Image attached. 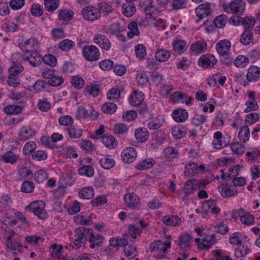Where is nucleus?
I'll list each match as a JSON object with an SVG mask.
<instances>
[{
  "mask_svg": "<svg viewBox=\"0 0 260 260\" xmlns=\"http://www.w3.org/2000/svg\"><path fill=\"white\" fill-rule=\"evenodd\" d=\"M136 80L139 86L143 87L149 81V77L145 72H141L137 73Z\"/></svg>",
  "mask_w": 260,
  "mask_h": 260,
  "instance_id": "46",
  "label": "nucleus"
},
{
  "mask_svg": "<svg viewBox=\"0 0 260 260\" xmlns=\"http://www.w3.org/2000/svg\"><path fill=\"white\" fill-rule=\"evenodd\" d=\"M217 242L215 234L207 235L202 239L196 238L195 242L198 248L201 250H208L210 248Z\"/></svg>",
  "mask_w": 260,
  "mask_h": 260,
  "instance_id": "6",
  "label": "nucleus"
},
{
  "mask_svg": "<svg viewBox=\"0 0 260 260\" xmlns=\"http://www.w3.org/2000/svg\"><path fill=\"white\" fill-rule=\"evenodd\" d=\"M144 94L142 92L134 91L129 98V102L132 106L139 105L144 101Z\"/></svg>",
  "mask_w": 260,
  "mask_h": 260,
  "instance_id": "32",
  "label": "nucleus"
},
{
  "mask_svg": "<svg viewBox=\"0 0 260 260\" xmlns=\"http://www.w3.org/2000/svg\"><path fill=\"white\" fill-rule=\"evenodd\" d=\"M173 47V50L175 52L181 54L187 48V45L185 41L178 40L174 41Z\"/></svg>",
  "mask_w": 260,
  "mask_h": 260,
  "instance_id": "38",
  "label": "nucleus"
},
{
  "mask_svg": "<svg viewBox=\"0 0 260 260\" xmlns=\"http://www.w3.org/2000/svg\"><path fill=\"white\" fill-rule=\"evenodd\" d=\"M246 155L249 161H255L257 159L258 157H260V150L256 148H250L246 152Z\"/></svg>",
  "mask_w": 260,
  "mask_h": 260,
  "instance_id": "49",
  "label": "nucleus"
},
{
  "mask_svg": "<svg viewBox=\"0 0 260 260\" xmlns=\"http://www.w3.org/2000/svg\"><path fill=\"white\" fill-rule=\"evenodd\" d=\"M253 41V34L250 30H245L242 33L240 39L241 43L244 45H247Z\"/></svg>",
  "mask_w": 260,
  "mask_h": 260,
  "instance_id": "36",
  "label": "nucleus"
},
{
  "mask_svg": "<svg viewBox=\"0 0 260 260\" xmlns=\"http://www.w3.org/2000/svg\"><path fill=\"white\" fill-rule=\"evenodd\" d=\"M170 57V52L166 49H160L157 51L155 53V58L157 61L165 62L167 61Z\"/></svg>",
  "mask_w": 260,
  "mask_h": 260,
  "instance_id": "35",
  "label": "nucleus"
},
{
  "mask_svg": "<svg viewBox=\"0 0 260 260\" xmlns=\"http://www.w3.org/2000/svg\"><path fill=\"white\" fill-rule=\"evenodd\" d=\"M137 153L133 147H127L121 152V158L125 163H131L136 158Z\"/></svg>",
  "mask_w": 260,
  "mask_h": 260,
  "instance_id": "13",
  "label": "nucleus"
},
{
  "mask_svg": "<svg viewBox=\"0 0 260 260\" xmlns=\"http://www.w3.org/2000/svg\"><path fill=\"white\" fill-rule=\"evenodd\" d=\"M107 98L108 100L115 102L120 98V92L117 88H112L107 92Z\"/></svg>",
  "mask_w": 260,
  "mask_h": 260,
  "instance_id": "45",
  "label": "nucleus"
},
{
  "mask_svg": "<svg viewBox=\"0 0 260 260\" xmlns=\"http://www.w3.org/2000/svg\"><path fill=\"white\" fill-rule=\"evenodd\" d=\"M36 132L30 126H23L19 131L18 134L19 139L20 141H25L35 136Z\"/></svg>",
  "mask_w": 260,
  "mask_h": 260,
  "instance_id": "15",
  "label": "nucleus"
},
{
  "mask_svg": "<svg viewBox=\"0 0 260 260\" xmlns=\"http://www.w3.org/2000/svg\"><path fill=\"white\" fill-rule=\"evenodd\" d=\"M186 134V128L185 126H175L172 128V136L176 139H180L183 138Z\"/></svg>",
  "mask_w": 260,
  "mask_h": 260,
  "instance_id": "40",
  "label": "nucleus"
},
{
  "mask_svg": "<svg viewBox=\"0 0 260 260\" xmlns=\"http://www.w3.org/2000/svg\"><path fill=\"white\" fill-rule=\"evenodd\" d=\"M231 148L233 153L236 154H242L245 152V145L239 142L232 143Z\"/></svg>",
  "mask_w": 260,
  "mask_h": 260,
  "instance_id": "47",
  "label": "nucleus"
},
{
  "mask_svg": "<svg viewBox=\"0 0 260 260\" xmlns=\"http://www.w3.org/2000/svg\"><path fill=\"white\" fill-rule=\"evenodd\" d=\"M93 42L105 50H109L111 46L109 39L102 34H96L93 37Z\"/></svg>",
  "mask_w": 260,
  "mask_h": 260,
  "instance_id": "14",
  "label": "nucleus"
},
{
  "mask_svg": "<svg viewBox=\"0 0 260 260\" xmlns=\"http://www.w3.org/2000/svg\"><path fill=\"white\" fill-rule=\"evenodd\" d=\"M184 173L186 176H193L198 173V166L195 163H189L186 165Z\"/></svg>",
  "mask_w": 260,
  "mask_h": 260,
  "instance_id": "39",
  "label": "nucleus"
},
{
  "mask_svg": "<svg viewBox=\"0 0 260 260\" xmlns=\"http://www.w3.org/2000/svg\"><path fill=\"white\" fill-rule=\"evenodd\" d=\"M39 44L40 41L36 38L32 37L24 42V46L27 48L36 49L39 46Z\"/></svg>",
  "mask_w": 260,
  "mask_h": 260,
  "instance_id": "64",
  "label": "nucleus"
},
{
  "mask_svg": "<svg viewBox=\"0 0 260 260\" xmlns=\"http://www.w3.org/2000/svg\"><path fill=\"white\" fill-rule=\"evenodd\" d=\"M249 63V59L244 55L238 56L234 61V64L237 68H243Z\"/></svg>",
  "mask_w": 260,
  "mask_h": 260,
  "instance_id": "44",
  "label": "nucleus"
},
{
  "mask_svg": "<svg viewBox=\"0 0 260 260\" xmlns=\"http://www.w3.org/2000/svg\"><path fill=\"white\" fill-rule=\"evenodd\" d=\"M161 221L167 226H176L181 224V219L177 215H169L163 216Z\"/></svg>",
  "mask_w": 260,
  "mask_h": 260,
  "instance_id": "20",
  "label": "nucleus"
},
{
  "mask_svg": "<svg viewBox=\"0 0 260 260\" xmlns=\"http://www.w3.org/2000/svg\"><path fill=\"white\" fill-rule=\"evenodd\" d=\"M192 239V236L188 233L181 234L178 239V245L180 248L183 250L189 249L190 240Z\"/></svg>",
  "mask_w": 260,
  "mask_h": 260,
  "instance_id": "22",
  "label": "nucleus"
},
{
  "mask_svg": "<svg viewBox=\"0 0 260 260\" xmlns=\"http://www.w3.org/2000/svg\"><path fill=\"white\" fill-rule=\"evenodd\" d=\"M19 236L10 229L4 231V239L5 240V245L10 250H15L22 247L19 242Z\"/></svg>",
  "mask_w": 260,
  "mask_h": 260,
  "instance_id": "1",
  "label": "nucleus"
},
{
  "mask_svg": "<svg viewBox=\"0 0 260 260\" xmlns=\"http://www.w3.org/2000/svg\"><path fill=\"white\" fill-rule=\"evenodd\" d=\"M123 31V27L121 26L120 24L117 23L111 24L108 29V33L114 35L117 38H120L122 40H123L122 38H124V37L121 34V32Z\"/></svg>",
  "mask_w": 260,
  "mask_h": 260,
  "instance_id": "28",
  "label": "nucleus"
},
{
  "mask_svg": "<svg viewBox=\"0 0 260 260\" xmlns=\"http://www.w3.org/2000/svg\"><path fill=\"white\" fill-rule=\"evenodd\" d=\"M128 28L129 31L127 32V36L130 39H132L134 36L139 35L138 24L136 21L130 22L128 25Z\"/></svg>",
  "mask_w": 260,
  "mask_h": 260,
  "instance_id": "52",
  "label": "nucleus"
},
{
  "mask_svg": "<svg viewBox=\"0 0 260 260\" xmlns=\"http://www.w3.org/2000/svg\"><path fill=\"white\" fill-rule=\"evenodd\" d=\"M104 145L110 149L115 148L117 145V142L114 137L111 135H104L102 137Z\"/></svg>",
  "mask_w": 260,
  "mask_h": 260,
  "instance_id": "31",
  "label": "nucleus"
},
{
  "mask_svg": "<svg viewBox=\"0 0 260 260\" xmlns=\"http://www.w3.org/2000/svg\"><path fill=\"white\" fill-rule=\"evenodd\" d=\"M87 240L91 244L89 247L94 249L95 247H99L104 242V238L101 235L95 234L91 229L87 228Z\"/></svg>",
  "mask_w": 260,
  "mask_h": 260,
  "instance_id": "10",
  "label": "nucleus"
},
{
  "mask_svg": "<svg viewBox=\"0 0 260 260\" xmlns=\"http://www.w3.org/2000/svg\"><path fill=\"white\" fill-rule=\"evenodd\" d=\"M231 47V43L230 41L226 39L218 41L216 45L217 52L221 56L226 55Z\"/></svg>",
  "mask_w": 260,
  "mask_h": 260,
  "instance_id": "17",
  "label": "nucleus"
},
{
  "mask_svg": "<svg viewBox=\"0 0 260 260\" xmlns=\"http://www.w3.org/2000/svg\"><path fill=\"white\" fill-rule=\"evenodd\" d=\"M188 116L189 114L187 110L182 108L174 110L172 113L173 120L178 123L185 121L188 119Z\"/></svg>",
  "mask_w": 260,
  "mask_h": 260,
  "instance_id": "16",
  "label": "nucleus"
},
{
  "mask_svg": "<svg viewBox=\"0 0 260 260\" xmlns=\"http://www.w3.org/2000/svg\"><path fill=\"white\" fill-rule=\"evenodd\" d=\"M45 203L42 201H36L26 206V209L32 212L40 219H45L47 214L45 210Z\"/></svg>",
  "mask_w": 260,
  "mask_h": 260,
  "instance_id": "3",
  "label": "nucleus"
},
{
  "mask_svg": "<svg viewBox=\"0 0 260 260\" xmlns=\"http://www.w3.org/2000/svg\"><path fill=\"white\" fill-rule=\"evenodd\" d=\"M78 173L81 175L90 177L93 176L94 171L93 168L89 165L83 166L78 170Z\"/></svg>",
  "mask_w": 260,
  "mask_h": 260,
  "instance_id": "50",
  "label": "nucleus"
},
{
  "mask_svg": "<svg viewBox=\"0 0 260 260\" xmlns=\"http://www.w3.org/2000/svg\"><path fill=\"white\" fill-rule=\"evenodd\" d=\"M84 19L89 21H94L101 17L100 10L94 7H86L81 11Z\"/></svg>",
  "mask_w": 260,
  "mask_h": 260,
  "instance_id": "7",
  "label": "nucleus"
},
{
  "mask_svg": "<svg viewBox=\"0 0 260 260\" xmlns=\"http://www.w3.org/2000/svg\"><path fill=\"white\" fill-rule=\"evenodd\" d=\"M103 111L107 114H113L116 112L117 106L114 102H107L102 106Z\"/></svg>",
  "mask_w": 260,
  "mask_h": 260,
  "instance_id": "53",
  "label": "nucleus"
},
{
  "mask_svg": "<svg viewBox=\"0 0 260 260\" xmlns=\"http://www.w3.org/2000/svg\"><path fill=\"white\" fill-rule=\"evenodd\" d=\"M227 17L221 14L217 16L214 20V25L219 28L223 27L227 22Z\"/></svg>",
  "mask_w": 260,
  "mask_h": 260,
  "instance_id": "54",
  "label": "nucleus"
},
{
  "mask_svg": "<svg viewBox=\"0 0 260 260\" xmlns=\"http://www.w3.org/2000/svg\"><path fill=\"white\" fill-rule=\"evenodd\" d=\"M136 56L140 59H144L147 54L145 47L142 44H139L135 47Z\"/></svg>",
  "mask_w": 260,
  "mask_h": 260,
  "instance_id": "61",
  "label": "nucleus"
},
{
  "mask_svg": "<svg viewBox=\"0 0 260 260\" xmlns=\"http://www.w3.org/2000/svg\"><path fill=\"white\" fill-rule=\"evenodd\" d=\"M68 134L71 139H78L80 138L83 134V131L81 128L75 127V126H71L67 128Z\"/></svg>",
  "mask_w": 260,
  "mask_h": 260,
  "instance_id": "41",
  "label": "nucleus"
},
{
  "mask_svg": "<svg viewBox=\"0 0 260 260\" xmlns=\"http://www.w3.org/2000/svg\"><path fill=\"white\" fill-rule=\"evenodd\" d=\"M217 62L215 57L211 54L202 55L198 60V64L203 68L213 67Z\"/></svg>",
  "mask_w": 260,
  "mask_h": 260,
  "instance_id": "12",
  "label": "nucleus"
},
{
  "mask_svg": "<svg viewBox=\"0 0 260 260\" xmlns=\"http://www.w3.org/2000/svg\"><path fill=\"white\" fill-rule=\"evenodd\" d=\"M125 205L129 208L135 209L139 205L140 199L134 193L125 194L124 197Z\"/></svg>",
  "mask_w": 260,
  "mask_h": 260,
  "instance_id": "19",
  "label": "nucleus"
},
{
  "mask_svg": "<svg viewBox=\"0 0 260 260\" xmlns=\"http://www.w3.org/2000/svg\"><path fill=\"white\" fill-rule=\"evenodd\" d=\"M42 59L45 64L51 67H55L57 64V60L55 56L50 54L45 55Z\"/></svg>",
  "mask_w": 260,
  "mask_h": 260,
  "instance_id": "63",
  "label": "nucleus"
},
{
  "mask_svg": "<svg viewBox=\"0 0 260 260\" xmlns=\"http://www.w3.org/2000/svg\"><path fill=\"white\" fill-rule=\"evenodd\" d=\"M87 228L81 226L75 230V235L70 245L74 248L78 249L84 246L87 241Z\"/></svg>",
  "mask_w": 260,
  "mask_h": 260,
  "instance_id": "2",
  "label": "nucleus"
},
{
  "mask_svg": "<svg viewBox=\"0 0 260 260\" xmlns=\"http://www.w3.org/2000/svg\"><path fill=\"white\" fill-rule=\"evenodd\" d=\"M27 52L28 53V56H22V59L24 60H27L29 64L32 67H36L37 63L40 61L41 59V57L40 55L37 52L30 51H27Z\"/></svg>",
  "mask_w": 260,
  "mask_h": 260,
  "instance_id": "23",
  "label": "nucleus"
},
{
  "mask_svg": "<svg viewBox=\"0 0 260 260\" xmlns=\"http://www.w3.org/2000/svg\"><path fill=\"white\" fill-rule=\"evenodd\" d=\"M83 55L87 60L94 61L99 59L100 53L99 49L95 46L88 45L83 47Z\"/></svg>",
  "mask_w": 260,
  "mask_h": 260,
  "instance_id": "9",
  "label": "nucleus"
},
{
  "mask_svg": "<svg viewBox=\"0 0 260 260\" xmlns=\"http://www.w3.org/2000/svg\"><path fill=\"white\" fill-rule=\"evenodd\" d=\"M5 113L9 115L18 114L22 112L21 107L17 105H8L4 109Z\"/></svg>",
  "mask_w": 260,
  "mask_h": 260,
  "instance_id": "48",
  "label": "nucleus"
},
{
  "mask_svg": "<svg viewBox=\"0 0 260 260\" xmlns=\"http://www.w3.org/2000/svg\"><path fill=\"white\" fill-rule=\"evenodd\" d=\"M171 242L166 241L162 242L161 241H156L152 242L150 245V250L152 252L160 254V258L164 257V254L168 253V249L171 247Z\"/></svg>",
  "mask_w": 260,
  "mask_h": 260,
  "instance_id": "4",
  "label": "nucleus"
},
{
  "mask_svg": "<svg viewBox=\"0 0 260 260\" xmlns=\"http://www.w3.org/2000/svg\"><path fill=\"white\" fill-rule=\"evenodd\" d=\"M207 49V43L204 41H197L190 47V50L194 55H199L203 52H205Z\"/></svg>",
  "mask_w": 260,
  "mask_h": 260,
  "instance_id": "24",
  "label": "nucleus"
},
{
  "mask_svg": "<svg viewBox=\"0 0 260 260\" xmlns=\"http://www.w3.org/2000/svg\"><path fill=\"white\" fill-rule=\"evenodd\" d=\"M74 45L73 41L69 39H64L58 43L59 47L63 51H69Z\"/></svg>",
  "mask_w": 260,
  "mask_h": 260,
  "instance_id": "62",
  "label": "nucleus"
},
{
  "mask_svg": "<svg viewBox=\"0 0 260 260\" xmlns=\"http://www.w3.org/2000/svg\"><path fill=\"white\" fill-rule=\"evenodd\" d=\"M229 143V139L223 137L221 132L217 131L214 134L212 145L214 149H221L227 146Z\"/></svg>",
  "mask_w": 260,
  "mask_h": 260,
  "instance_id": "11",
  "label": "nucleus"
},
{
  "mask_svg": "<svg viewBox=\"0 0 260 260\" xmlns=\"http://www.w3.org/2000/svg\"><path fill=\"white\" fill-rule=\"evenodd\" d=\"M255 20L253 17H246L244 18H241L242 24L244 26L245 30H249V29H252L254 25Z\"/></svg>",
  "mask_w": 260,
  "mask_h": 260,
  "instance_id": "57",
  "label": "nucleus"
},
{
  "mask_svg": "<svg viewBox=\"0 0 260 260\" xmlns=\"http://www.w3.org/2000/svg\"><path fill=\"white\" fill-rule=\"evenodd\" d=\"M223 8L229 13L242 15L244 11V3L242 1L235 0L230 4H224Z\"/></svg>",
  "mask_w": 260,
  "mask_h": 260,
  "instance_id": "5",
  "label": "nucleus"
},
{
  "mask_svg": "<svg viewBox=\"0 0 260 260\" xmlns=\"http://www.w3.org/2000/svg\"><path fill=\"white\" fill-rule=\"evenodd\" d=\"M154 159L147 158L142 160L137 164L136 168L139 170H146L151 168L155 164Z\"/></svg>",
  "mask_w": 260,
  "mask_h": 260,
  "instance_id": "37",
  "label": "nucleus"
},
{
  "mask_svg": "<svg viewBox=\"0 0 260 260\" xmlns=\"http://www.w3.org/2000/svg\"><path fill=\"white\" fill-rule=\"evenodd\" d=\"M53 256L58 258L63 259L64 256L63 254L62 247L60 245H54L52 246V251L51 252Z\"/></svg>",
  "mask_w": 260,
  "mask_h": 260,
  "instance_id": "58",
  "label": "nucleus"
},
{
  "mask_svg": "<svg viewBox=\"0 0 260 260\" xmlns=\"http://www.w3.org/2000/svg\"><path fill=\"white\" fill-rule=\"evenodd\" d=\"M260 76V68L252 66L248 69L246 78L249 82H255Z\"/></svg>",
  "mask_w": 260,
  "mask_h": 260,
  "instance_id": "26",
  "label": "nucleus"
},
{
  "mask_svg": "<svg viewBox=\"0 0 260 260\" xmlns=\"http://www.w3.org/2000/svg\"><path fill=\"white\" fill-rule=\"evenodd\" d=\"M94 190L92 187H86L83 188L79 192V197L83 199H91L94 196Z\"/></svg>",
  "mask_w": 260,
  "mask_h": 260,
  "instance_id": "43",
  "label": "nucleus"
},
{
  "mask_svg": "<svg viewBox=\"0 0 260 260\" xmlns=\"http://www.w3.org/2000/svg\"><path fill=\"white\" fill-rule=\"evenodd\" d=\"M149 136V133L145 127H139L135 131V137L139 142L146 141Z\"/></svg>",
  "mask_w": 260,
  "mask_h": 260,
  "instance_id": "29",
  "label": "nucleus"
},
{
  "mask_svg": "<svg viewBox=\"0 0 260 260\" xmlns=\"http://www.w3.org/2000/svg\"><path fill=\"white\" fill-rule=\"evenodd\" d=\"M136 12V7L133 3L126 2L121 7L122 14L127 17L133 16Z\"/></svg>",
  "mask_w": 260,
  "mask_h": 260,
  "instance_id": "21",
  "label": "nucleus"
},
{
  "mask_svg": "<svg viewBox=\"0 0 260 260\" xmlns=\"http://www.w3.org/2000/svg\"><path fill=\"white\" fill-rule=\"evenodd\" d=\"M137 249L136 246L129 245L128 247L124 248L125 255L129 259H133L137 255Z\"/></svg>",
  "mask_w": 260,
  "mask_h": 260,
  "instance_id": "60",
  "label": "nucleus"
},
{
  "mask_svg": "<svg viewBox=\"0 0 260 260\" xmlns=\"http://www.w3.org/2000/svg\"><path fill=\"white\" fill-rule=\"evenodd\" d=\"M74 15L72 10L66 9L58 11V18L59 20L67 23L73 18Z\"/></svg>",
  "mask_w": 260,
  "mask_h": 260,
  "instance_id": "30",
  "label": "nucleus"
},
{
  "mask_svg": "<svg viewBox=\"0 0 260 260\" xmlns=\"http://www.w3.org/2000/svg\"><path fill=\"white\" fill-rule=\"evenodd\" d=\"M240 221L242 223L246 225H250L254 223L255 217L249 213H247L240 217Z\"/></svg>",
  "mask_w": 260,
  "mask_h": 260,
  "instance_id": "59",
  "label": "nucleus"
},
{
  "mask_svg": "<svg viewBox=\"0 0 260 260\" xmlns=\"http://www.w3.org/2000/svg\"><path fill=\"white\" fill-rule=\"evenodd\" d=\"M99 162L101 166L106 170L110 169L115 165V160L110 155H102V157L99 159Z\"/></svg>",
  "mask_w": 260,
  "mask_h": 260,
  "instance_id": "25",
  "label": "nucleus"
},
{
  "mask_svg": "<svg viewBox=\"0 0 260 260\" xmlns=\"http://www.w3.org/2000/svg\"><path fill=\"white\" fill-rule=\"evenodd\" d=\"M218 190L221 196L224 198H229L237 193V191L232 189L227 184H223L218 186Z\"/></svg>",
  "mask_w": 260,
  "mask_h": 260,
  "instance_id": "27",
  "label": "nucleus"
},
{
  "mask_svg": "<svg viewBox=\"0 0 260 260\" xmlns=\"http://www.w3.org/2000/svg\"><path fill=\"white\" fill-rule=\"evenodd\" d=\"M36 147V143L35 141H28L23 146V153L25 155L29 154L35 150Z\"/></svg>",
  "mask_w": 260,
  "mask_h": 260,
  "instance_id": "55",
  "label": "nucleus"
},
{
  "mask_svg": "<svg viewBox=\"0 0 260 260\" xmlns=\"http://www.w3.org/2000/svg\"><path fill=\"white\" fill-rule=\"evenodd\" d=\"M15 217L16 219H12L10 217L6 216L3 218V222L6 225L11 226L16 224L18 222H20L24 228L29 226V222L22 213L17 212L15 214Z\"/></svg>",
  "mask_w": 260,
  "mask_h": 260,
  "instance_id": "8",
  "label": "nucleus"
},
{
  "mask_svg": "<svg viewBox=\"0 0 260 260\" xmlns=\"http://www.w3.org/2000/svg\"><path fill=\"white\" fill-rule=\"evenodd\" d=\"M2 157V160L4 162L14 164L17 162L18 156L11 151H8L3 154Z\"/></svg>",
  "mask_w": 260,
  "mask_h": 260,
  "instance_id": "42",
  "label": "nucleus"
},
{
  "mask_svg": "<svg viewBox=\"0 0 260 260\" xmlns=\"http://www.w3.org/2000/svg\"><path fill=\"white\" fill-rule=\"evenodd\" d=\"M238 138L241 142L246 143L250 138V129L248 126L243 125L241 128L238 133Z\"/></svg>",
  "mask_w": 260,
  "mask_h": 260,
  "instance_id": "33",
  "label": "nucleus"
},
{
  "mask_svg": "<svg viewBox=\"0 0 260 260\" xmlns=\"http://www.w3.org/2000/svg\"><path fill=\"white\" fill-rule=\"evenodd\" d=\"M60 5V0H44L45 10L48 12L55 11Z\"/></svg>",
  "mask_w": 260,
  "mask_h": 260,
  "instance_id": "34",
  "label": "nucleus"
},
{
  "mask_svg": "<svg viewBox=\"0 0 260 260\" xmlns=\"http://www.w3.org/2000/svg\"><path fill=\"white\" fill-rule=\"evenodd\" d=\"M196 13L199 20L207 17L211 13V6L209 3L202 4L196 9Z\"/></svg>",
  "mask_w": 260,
  "mask_h": 260,
  "instance_id": "18",
  "label": "nucleus"
},
{
  "mask_svg": "<svg viewBox=\"0 0 260 260\" xmlns=\"http://www.w3.org/2000/svg\"><path fill=\"white\" fill-rule=\"evenodd\" d=\"M61 151L69 158H77L78 156L74 148L70 146L63 145L62 147Z\"/></svg>",
  "mask_w": 260,
  "mask_h": 260,
  "instance_id": "51",
  "label": "nucleus"
},
{
  "mask_svg": "<svg viewBox=\"0 0 260 260\" xmlns=\"http://www.w3.org/2000/svg\"><path fill=\"white\" fill-rule=\"evenodd\" d=\"M93 112L91 111V110L88 111L84 107L80 106L77 109L76 116L78 119H80L83 118L91 116V114Z\"/></svg>",
  "mask_w": 260,
  "mask_h": 260,
  "instance_id": "56",
  "label": "nucleus"
}]
</instances>
